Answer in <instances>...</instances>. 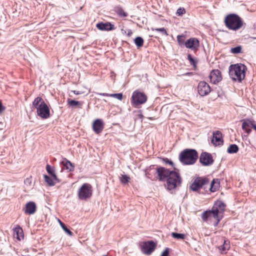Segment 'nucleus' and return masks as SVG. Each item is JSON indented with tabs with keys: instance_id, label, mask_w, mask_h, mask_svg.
Listing matches in <instances>:
<instances>
[{
	"instance_id": "obj_49",
	"label": "nucleus",
	"mask_w": 256,
	"mask_h": 256,
	"mask_svg": "<svg viewBox=\"0 0 256 256\" xmlns=\"http://www.w3.org/2000/svg\"><path fill=\"white\" fill-rule=\"evenodd\" d=\"M152 166L153 167V166H154V165H152V166H150V168H151V167H152Z\"/></svg>"
},
{
	"instance_id": "obj_21",
	"label": "nucleus",
	"mask_w": 256,
	"mask_h": 256,
	"mask_svg": "<svg viewBox=\"0 0 256 256\" xmlns=\"http://www.w3.org/2000/svg\"><path fill=\"white\" fill-rule=\"evenodd\" d=\"M46 170L47 172L51 175L52 177L54 180H56V182H59L60 180L58 178L57 176L54 172V168L53 167L50 166L49 164H47L46 166Z\"/></svg>"
},
{
	"instance_id": "obj_44",
	"label": "nucleus",
	"mask_w": 256,
	"mask_h": 256,
	"mask_svg": "<svg viewBox=\"0 0 256 256\" xmlns=\"http://www.w3.org/2000/svg\"><path fill=\"white\" fill-rule=\"evenodd\" d=\"M5 108L2 106V104L0 101V114H1L4 110Z\"/></svg>"
},
{
	"instance_id": "obj_46",
	"label": "nucleus",
	"mask_w": 256,
	"mask_h": 256,
	"mask_svg": "<svg viewBox=\"0 0 256 256\" xmlns=\"http://www.w3.org/2000/svg\"><path fill=\"white\" fill-rule=\"evenodd\" d=\"M132 32L130 30H128V36H130L132 34Z\"/></svg>"
},
{
	"instance_id": "obj_45",
	"label": "nucleus",
	"mask_w": 256,
	"mask_h": 256,
	"mask_svg": "<svg viewBox=\"0 0 256 256\" xmlns=\"http://www.w3.org/2000/svg\"><path fill=\"white\" fill-rule=\"evenodd\" d=\"M72 92L75 94H82V92H80L77 90H72Z\"/></svg>"
},
{
	"instance_id": "obj_31",
	"label": "nucleus",
	"mask_w": 256,
	"mask_h": 256,
	"mask_svg": "<svg viewBox=\"0 0 256 256\" xmlns=\"http://www.w3.org/2000/svg\"><path fill=\"white\" fill-rule=\"evenodd\" d=\"M172 236L176 239L178 240H184L186 236L183 234H179L177 232H172L171 234Z\"/></svg>"
},
{
	"instance_id": "obj_2",
	"label": "nucleus",
	"mask_w": 256,
	"mask_h": 256,
	"mask_svg": "<svg viewBox=\"0 0 256 256\" xmlns=\"http://www.w3.org/2000/svg\"><path fill=\"white\" fill-rule=\"evenodd\" d=\"M198 158V153L194 149H185L179 155L180 161L184 165H192Z\"/></svg>"
},
{
	"instance_id": "obj_47",
	"label": "nucleus",
	"mask_w": 256,
	"mask_h": 256,
	"mask_svg": "<svg viewBox=\"0 0 256 256\" xmlns=\"http://www.w3.org/2000/svg\"><path fill=\"white\" fill-rule=\"evenodd\" d=\"M256 130V124H255V122H254L252 127Z\"/></svg>"
},
{
	"instance_id": "obj_11",
	"label": "nucleus",
	"mask_w": 256,
	"mask_h": 256,
	"mask_svg": "<svg viewBox=\"0 0 256 256\" xmlns=\"http://www.w3.org/2000/svg\"><path fill=\"white\" fill-rule=\"evenodd\" d=\"M173 171L174 170H170L162 166H158L156 168V172L160 181H165Z\"/></svg>"
},
{
	"instance_id": "obj_8",
	"label": "nucleus",
	"mask_w": 256,
	"mask_h": 256,
	"mask_svg": "<svg viewBox=\"0 0 256 256\" xmlns=\"http://www.w3.org/2000/svg\"><path fill=\"white\" fill-rule=\"evenodd\" d=\"M225 206L226 205L222 202L218 200L215 202L212 208L213 213V218L217 220L216 224H218L222 219V216L220 215L222 214L224 212Z\"/></svg>"
},
{
	"instance_id": "obj_34",
	"label": "nucleus",
	"mask_w": 256,
	"mask_h": 256,
	"mask_svg": "<svg viewBox=\"0 0 256 256\" xmlns=\"http://www.w3.org/2000/svg\"><path fill=\"white\" fill-rule=\"evenodd\" d=\"M120 178L121 182L124 184H127L130 179V177L126 174H122Z\"/></svg>"
},
{
	"instance_id": "obj_3",
	"label": "nucleus",
	"mask_w": 256,
	"mask_h": 256,
	"mask_svg": "<svg viewBox=\"0 0 256 256\" xmlns=\"http://www.w3.org/2000/svg\"><path fill=\"white\" fill-rule=\"evenodd\" d=\"M32 106L36 109L37 114L41 118L46 119L50 117V109L41 97H36L32 102Z\"/></svg>"
},
{
	"instance_id": "obj_12",
	"label": "nucleus",
	"mask_w": 256,
	"mask_h": 256,
	"mask_svg": "<svg viewBox=\"0 0 256 256\" xmlns=\"http://www.w3.org/2000/svg\"><path fill=\"white\" fill-rule=\"evenodd\" d=\"M200 162L204 166H210L214 162L212 155L207 152H202L200 156Z\"/></svg>"
},
{
	"instance_id": "obj_14",
	"label": "nucleus",
	"mask_w": 256,
	"mask_h": 256,
	"mask_svg": "<svg viewBox=\"0 0 256 256\" xmlns=\"http://www.w3.org/2000/svg\"><path fill=\"white\" fill-rule=\"evenodd\" d=\"M209 78L212 84L218 83L222 79L221 72L218 70H212L210 74Z\"/></svg>"
},
{
	"instance_id": "obj_43",
	"label": "nucleus",
	"mask_w": 256,
	"mask_h": 256,
	"mask_svg": "<svg viewBox=\"0 0 256 256\" xmlns=\"http://www.w3.org/2000/svg\"><path fill=\"white\" fill-rule=\"evenodd\" d=\"M31 183H32L31 178H26L24 180V184H26V185L30 186Z\"/></svg>"
},
{
	"instance_id": "obj_40",
	"label": "nucleus",
	"mask_w": 256,
	"mask_h": 256,
	"mask_svg": "<svg viewBox=\"0 0 256 256\" xmlns=\"http://www.w3.org/2000/svg\"><path fill=\"white\" fill-rule=\"evenodd\" d=\"M186 13V10L183 8H180L177 10L176 14L178 16H182V14Z\"/></svg>"
},
{
	"instance_id": "obj_50",
	"label": "nucleus",
	"mask_w": 256,
	"mask_h": 256,
	"mask_svg": "<svg viewBox=\"0 0 256 256\" xmlns=\"http://www.w3.org/2000/svg\"><path fill=\"white\" fill-rule=\"evenodd\" d=\"M108 256V255H104V256Z\"/></svg>"
},
{
	"instance_id": "obj_36",
	"label": "nucleus",
	"mask_w": 256,
	"mask_h": 256,
	"mask_svg": "<svg viewBox=\"0 0 256 256\" xmlns=\"http://www.w3.org/2000/svg\"><path fill=\"white\" fill-rule=\"evenodd\" d=\"M162 160L166 164H168L172 166L174 168V170H177L178 171H179V170L178 168H175L174 164L171 160H169L168 158H162Z\"/></svg>"
},
{
	"instance_id": "obj_39",
	"label": "nucleus",
	"mask_w": 256,
	"mask_h": 256,
	"mask_svg": "<svg viewBox=\"0 0 256 256\" xmlns=\"http://www.w3.org/2000/svg\"><path fill=\"white\" fill-rule=\"evenodd\" d=\"M242 47L240 46H238L231 48V52L233 54H239L241 52Z\"/></svg>"
},
{
	"instance_id": "obj_4",
	"label": "nucleus",
	"mask_w": 256,
	"mask_h": 256,
	"mask_svg": "<svg viewBox=\"0 0 256 256\" xmlns=\"http://www.w3.org/2000/svg\"><path fill=\"white\" fill-rule=\"evenodd\" d=\"M224 24L229 30H233L240 29L243 25L242 18L234 14H229L225 18Z\"/></svg>"
},
{
	"instance_id": "obj_37",
	"label": "nucleus",
	"mask_w": 256,
	"mask_h": 256,
	"mask_svg": "<svg viewBox=\"0 0 256 256\" xmlns=\"http://www.w3.org/2000/svg\"><path fill=\"white\" fill-rule=\"evenodd\" d=\"M152 30L160 32L162 34L166 36H168V34L166 32V30L164 28H152Z\"/></svg>"
},
{
	"instance_id": "obj_27",
	"label": "nucleus",
	"mask_w": 256,
	"mask_h": 256,
	"mask_svg": "<svg viewBox=\"0 0 256 256\" xmlns=\"http://www.w3.org/2000/svg\"><path fill=\"white\" fill-rule=\"evenodd\" d=\"M239 148L238 146L236 144H230L227 150V152L229 154H235L238 151Z\"/></svg>"
},
{
	"instance_id": "obj_41",
	"label": "nucleus",
	"mask_w": 256,
	"mask_h": 256,
	"mask_svg": "<svg viewBox=\"0 0 256 256\" xmlns=\"http://www.w3.org/2000/svg\"><path fill=\"white\" fill-rule=\"evenodd\" d=\"M118 13L119 16L122 17H126L128 16V14L125 12L122 9H120L118 11Z\"/></svg>"
},
{
	"instance_id": "obj_19",
	"label": "nucleus",
	"mask_w": 256,
	"mask_h": 256,
	"mask_svg": "<svg viewBox=\"0 0 256 256\" xmlns=\"http://www.w3.org/2000/svg\"><path fill=\"white\" fill-rule=\"evenodd\" d=\"M96 26L99 30L102 31H109L114 29V26L110 22H100L98 23Z\"/></svg>"
},
{
	"instance_id": "obj_33",
	"label": "nucleus",
	"mask_w": 256,
	"mask_h": 256,
	"mask_svg": "<svg viewBox=\"0 0 256 256\" xmlns=\"http://www.w3.org/2000/svg\"><path fill=\"white\" fill-rule=\"evenodd\" d=\"M44 178L45 182L50 186H54L55 184V183L54 182V180L50 178L49 176L45 174L44 175Z\"/></svg>"
},
{
	"instance_id": "obj_15",
	"label": "nucleus",
	"mask_w": 256,
	"mask_h": 256,
	"mask_svg": "<svg viewBox=\"0 0 256 256\" xmlns=\"http://www.w3.org/2000/svg\"><path fill=\"white\" fill-rule=\"evenodd\" d=\"M104 128V124L101 119L96 120L92 124V129L94 132L96 134L102 132Z\"/></svg>"
},
{
	"instance_id": "obj_24",
	"label": "nucleus",
	"mask_w": 256,
	"mask_h": 256,
	"mask_svg": "<svg viewBox=\"0 0 256 256\" xmlns=\"http://www.w3.org/2000/svg\"><path fill=\"white\" fill-rule=\"evenodd\" d=\"M212 216L213 217L212 210H206L202 214V218L204 222H206Z\"/></svg>"
},
{
	"instance_id": "obj_16",
	"label": "nucleus",
	"mask_w": 256,
	"mask_h": 256,
	"mask_svg": "<svg viewBox=\"0 0 256 256\" xmlns=\"http://www.w3.org/2000/svg\"><path fill=\"white\" fill-rule=\"evenodd\" d=\"M186 48L194 50L199 46V41L196 38H190L184 44Z\"/></svg>"
},
{
	"instance_id": "obj_23",
	"label": "nucleus",
	"mask_w": 256,
	"mask_h": 256,
	"mask_svg": "<svg viewBox=\"0 0 256 256\" xmlns=\"http://www.w3.org/2000/svg\"><path fill=\"white\" fill-rule=\"evenodd\" d=\"M98 95H100L103 96H111L117 98L119 100H122V93L108 94L107 93H98Z\"/></svg>"
},
{
	"instance_id": "obj_28",
	"label": "nucleus",
	"mask_w": 256,
	"mask_h": 256,
	"mask_svg": "<svg viewBox=\"0 0 256 256\" xmlns=\"http://www.w3.org/2000/svg\"><path fill=\"white\" fill-rule=\"evenodd\" d=\"M14 234H16V238L18 240H21V237L23 238V230L20 226L16 228L14 230Z\"/></svg>"
},
{
	"instance_id": "obj_5",
	"label": "nucleus",
	"mask_w": 256,
	"mask_h": 256,
	"mask_svg": "<svg viewBox=\"0 0 256 256\" xmlns=\"http://www.w3.org/2000/svg\"><path fill=\"white\" fill-rule=\"evenodd\" d=\"M166 180V181L167 188L170 190L180 186L182 182V178L177 170H174Z\"/></svg>"
},
{
	"instance_id": "obj_38",
	"label": "nucleus",
	"mask_w": 256,
	"mask_h": 256,
	"mask_svg": "<svg viewBox=\"0 0 256 256\" xmlns=\"http://www.w3.org/2000/svg\"><path fill=\"white\" fill-rule=\"evenodd\" d=\"M188 59L189 60L190 64L192 65L194 68H196V62L190 54H188Z\"/></svg>"
},
{
	"instance_id": "obj_35",
	"label": "nucleus",
	"mask_w": 256,
	"mask_h": 256,
	"mask_svg": "<svg viewBox=\"0 0 256 256\" xmlns=\"http://www.w3.org/2000/svg\"><path fill=\"white\" fill-rule=\"evenodd\" d=\"M63 230L67 233L69 236H71L72 235V232L62 223L60 220H58Z\"/></svg>"
},
{
	"instance_id": "obj_26",
	"label": "nucleus",
	"mask_w": 256,
	"mask_h": 256,
	"mask_svg": "<svg viewBox=\"0 0 256 256\" xmlns=\"http://www.w3.org/2000/svg\"><path fill=\"white\" fill-rule=\"evenodd\" d=\"M230 248L229 242L224 240L222 245L219 246L218 248L221 253H224L226 250Z\"/></svg>"
},
{
	"instance_id": "obj_22",
	"label": "nucleus",
	"mask_w": 256,
	"mask_h": 256,
	"mask_svg": "<svg viewBox=\"0 0 256 256\" xmlns=\"http://www.w3.org/2000/svg\"><path fill=\"white\" fill-rule=\"evenodd\" d=\"M67 102L68 104L72 108L78 106L80 108H82V103L81 102L70 98L68 99Z\"/></svg>"
},
{
	"instance_id": "obj_9",
	"label": "nucleus",
	"mask_w": 256,
	"mask_h": 256,
	"mask_svg": "<svg viewBox=\"0 0 256 256\" xmlns=\"http://www.w3.org/2000/svg\"><path fill=\"white\" fill-rule=\"evenodd\" d=\"M147 100V96L143 93L137 90L133 92L132 98V104L135 107L144 104Z\"/></svg>"
},
{
	"instance_id": "obj_30",
	"label": "nucleus",
	"mask_w": 256,
	"mask_h": 256,
	"mask_svg": "<svg viewBox=\"0 0 256 256\" xmlns=\"http://www.w3.org/2000/svg\"><path fill=\"white\" fill-rule=\"evenodd\" d=\"M134 43L137 47L140 48L143 46L144 40L142 37L138 36L134 40Z\"/></svg>"
},
{
	"instance_id": "obj_13",
	"label": "nucleus",
	"mask_w": 256,
	"mask_h": 256,
	"mask_svg": "<svg viewBox=\"0 0 256 256\" xmlns=\"http://www.w3.org/2000/svg\"><path fill=\"white\" fill-rule=\"evenodd\" d=\"M198 91L201 96L208 95L211 91L209 84L204 81H201L198 83Z\"/></svg>"
},
{
	"instance_id": "obj_20",
	"label": "nucleus",
	"mask_w": 256,
	"mask_h": 256,
	"mask_svg": "<svg viewBox=\"0 0 256 256\" xmlns=\"http://www.w3.org/2000/svg\"><path fill=\"white\" fill-rule=\"evenodd\" d=\"M212 144L216 146L221 145L223 144V140L222 134L220 131H216L213 133V138L212 140Z\"/></svg>"
},
{
	"instance_id": "obj_42",
	"label": "nucleus",
	"mask_w": 256,
	"mask_h": 256,
	"mask_svg": "<svg viewBox=\"0 0 256 256\" xmlns=\"http://www.w3.org/2000/svg\"><path fill=\"white\" fill-rule=\"evenodd\" d=\"M169 254V249L166 248L165 250L162 252L161 256H168Z\"/></svg>"
},
{
	"instance_id": "obj_17",
	"label": "nucleus",
	"mask_w": 256,
	"mask_h": 256,
	"mask_svg": "<svg viewBox=\"0 0 256 256\" xmlns=\"http://www.w3.org/2000/svg\"><path fill=\"white\" fill-rule=\"evenodd\" d=\"M242 122V129L248 134H250L252 131L250 128L252 127L254 121L250 119H244Z\"/></svg>"
},
{
	"instance_id": "obj_6",
	"label": "nucleus",
	"mask_w": 256,
	"mask_h": 256,
	"mask_svg": "<svg viewBox=\"0 0 256 256\" xmlns=\"http://www.w3.org/2000/svg\"><path fill=\"white\" fill-rule=\"evenodd\" d=\"M210 184V180L206 177H196L190 186V188L194 192H197L200 188L206 189Z\"/></svg>"
},
{
	"instance_id": "obj_7",
	"label": "nucleus",
	"mask_w": 256,
	"mask_h": 256,
	"mask_svg": "<svg viewBox=\"0 0 256 256\" xmlns=\"http://www.w3.org/2000/svg\"><path fill=\"white\" fill-rule=\"evenodd\" d=\"M92 194V186L90 184L84 183L79 188L78 195L80 200H86L91 197Z\"/></svg>"
},
{
	"instance_id": "obj_25",
	"label": "nucleus",
	"mask_w": 256,
	"mask_h": 256,
	"mask_svg": "<svg viewBox=\"0 0 256 256\" xmlns=\"http://www.w3.org/2000/svg\"><path fill=\"white\" fill-rule=\"evenodd\" d=\"M219 186V182H216V180L214 179L211 182L210 184V186L208 188V189L211 192H214L218 190Z\"/></svg>"
},
{
	"instance_id": "obj_1",
	"label": "nucleus",
	"mask_w": 256,
	"mask_h": 256,
	"mask_svg": "<svg viewBox=\"0 0 256 256\" xmlns=\"http://www.w3.org/2000/svg\"><path fill=\"white\" fill-rule=\"evenodd\" d=\"M246 66L242 64H232L229 67V74L234 80L241 82L246 76Z\"/></svg>"
},
{
	"instance_id": "obj_29",
	"label": "nucleus",
	"mask_w": 256,
	"mask_h": 256,
	"mask_svg": "<svg viewBox=\"0 0 256 256\" xmlns=\"http://www.w3.org/2000/svg\"><path fill=\"white\" fill-rule=\"evenodd\" d=\"M64 164V165L66 166V170H68L70 172L73 171L74 170V166L72 165V163L69 160L66 159V162H62Z\"/></svg>"
},
{
	"instance_id": "obj_10",
	"label": "nucleus",
	"mask_w": 256,
	"mask_h": 256,
	"mask_svg": "<svg viewBox=\"0 0 256 256\" xmlns=\"http://www.w3.org/2000/svg\"><path fill=\"white\" fill-rule=\"evenodd\" d=\"M138 246L141 252L147 255L150 254L156 248V244L153 241L140 242Z\"/></svg>"
},
{
	"instance_id": "obj_18",
	"label": "nucleus",
	"mask_w": 256,
	"mask_h": 256,
	"mask_svg": "<svg viewBox=\"0 0 256 256\" xmlns=\"http://www.w3.org/2000/svg\"><path fill=\"white\" fill-rule=\"evenodd\" d=\"M36 210V206L34 202H27L24 208V212L27 214H32Z\"/></svg>"
},
{
	"instance_id": "obj_48",
	"label": "nucleus",
	"mask_w": 256,
	"mask_h": 256,
	"mask_svg": "<svg viewBox=\"0 0 256 256\" xmlns=\"http://www.w3.org/2000/svg\"><path fill=\"white\" fill-rule=\"evenodd\" d=\"M190 74V72H188V73L186 74H186V75H188V74Z\"/></svg>"
},
{
	"instance_id": "obj_32",
	"label": "nucleus",
	"mask_w": 256,
	"mask_h": 256,
	"mask_svg": "<svg viewBox=\"0 0 256 256\" xmlns=\"http://www.w3.org/2000/svg\"><path fill=\"white\" fill-rule=\"evenodd\" d=\"M177 40L180 46L184 45L185 44V36L184 34L178 35Z\"/></svg>"
}]
</instances>
